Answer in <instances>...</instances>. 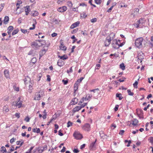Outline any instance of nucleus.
<instances>
[{"label":"nucleus","instance_id":"nucleus-32","mask_svg":"<svg viewBox=\"0 0 153 153\" xmlns=\"http://www.w3.org/2000/svg\"><path fill=\"white\" fill-rule=\"evenodd\" d=\"M36 61V58L33 57V58L31 61V62L35 64Z\"/></svg>","mask_w":153,"mask_h":153},{"label":"nucleus","instance_id":"nucleus-47","mask_svg":"<svg viewBox=\"0 0 153 153\" xmlns=\"http://www.w3.org/2000/svg\"><path fill=\"white\" fill-rule=\"evenodd\" d=\"M32 86L31 85L29 86V92L30 93H31L32 92V90L33 89Z\"/></svg>","mask_w":153,"mask_h":153},{"label":"nucleus","instance_id":"nucleus-39","mask_svg":"<svg viewBox=\"0 0 153 153\" xmlns=\"http://www.w3.org/2000/svg\"><path fill=\"white\" fill-rule=\"evenodd\" d=\"M41 96L40 94L37 95L35 97V99L37 100H39L40 99Z\"/></svg>","mask_w":153,"mask_h":153},{"label":"nucleus","instance_id":"nucleus-15","mask_svg":"<svg viewBox=\"0 0 153 153\" xmlns=\"http://www.w3.org/2000/svg\"><path fill=\"white\" fill-rule=\"evenodd\" d=\"M9 21V18L8 16H5L4 20V24L5 25L7 24Z\"/></svg>","mask_w":153,"mask_h":153},{"label":"nucleus","instance_id":"nucleus-53","mask_svg":"<svg viewBox=\"0 0 153 153\" xmlns=\"http://www.w3.org/2000/svg\"><path fill=\"white\" fill-rule=\"evenodd\" d=\"M73 151L74 153H78L79 152V151L77 149H74Z\"/></svg>","mask_w":153,"mask_h":153},{"label":"nucleus","instance_id":"nucleus-62","mask_svg":"<svg viewBox=\"0 0 153 153\" xmlns=\"http://www.w3.org/2000/svg\"><path fill=\"white\" fill-rule=\"evenodd\" d=\"M79 5L80 6H85L86 7L87 6V5L86 4H85V3H80L79 4Z\"/></svg>","mask_w":153,"mask_h":153},{"label":"nucleus","instance_id":"nucleus-58","mask_svg":"<svg viewBox=\"0 0 153 153\" xmlns=\"http://www.w3.org/2000/svg\"><path fill=\"white\" fill-rule=\"evenodd\" d=\"M32 45H33L36 47H37L38 46H39L38 44V43H37V42H33V43Z\"/></svg>","mask_w":153,"mask_h":153},{"label":"nucleus","instance_id":"nucleus-43","mask_svg":"<svg viewBox=\"0 0 153 153\" xmlns=\"http://www.w3.org/2000/svg\"><path fill=\"white\" fill-rule=\"evenodd\" d=\"M72 125V123L70 121H69L67 123V127H69L70 126H71Z\"/></svg>","mask_w":153,"mask_h":153},{"label":"nucleus","instance_id":"nucleus-20","mask_svg":"<svg viewBox=\"0 0 153 153\" xmlns=\"http://www.w3.org/2000/svg\"><path fill=\"white\" fill-rule=\"evenodd\" d=\"M100 137L103 139L105 138V137L107 136L106 135L104 134V132L103 131H100Z\"/></svg>","mask_w":153,"mask_h":153},{"label":"nucleus","instance_id":"nucleus-52","mask_svg":"<svg viewBox=\"0 0 153 153\" xmlns=\"http://www.w3.org/2000/svg\"><path fill=\"white\" fill-rule=\"evenodd\" d=\"M62 131L61 130L59 131V135L60 136H62L63 135V134L62 132Z\"/></svg>","mask_w":153,"mask_h":153},{"label":"nucleus","instance_id":"nucleus-45","mask_svg":"<svg viewBox=\"0 0 153 153\" xmlns=\"http://www.w3.org/2000/svg\"><path fill=\"white\" fill-rule=\"evenodd\" d=\"M97 21V19L96 18H94L92 19L91 20V22L94 23L96 22Z\"/></svg>","mask_w":153,"mask_h":153},{"label":"nucleus","instance_id":"nucleus-38","mask_svg":"<svg viewBox=\"0 0 153 153\" xmlns=\"http://www.w3.org/2000/svg\"><path fill=\"white\" fill-rule=\"evenodd\" d=\"M92 96L91 95H89L88 96L87 95L85 97V100H88Z\"/></svg>","mask_w":153,"mask_h":153},{"label":"nucleus","instance_id":"nucleus-29","mask_svg":"<svg viewBox=\"0 0 153 153\" xmlns=\"http://www.w3.org/2000/svg\"><path fill=\"white\" fill-rule=\"evenodd\" d=\"M19 31V30L18 28L14 30L12 33V35H14L17 34L18 32Z\"/></svg>","mask_w":153,"mask_h":153},{"label":"nucleus","instance_id":"nucleus-27","mask_svg":"<svg viewBox=\"0 0 153 153\" xmlns=\"http://www.w3.org/2000/svg\"><path fill=\"white\" fill-rule=\"evenodd\" d=\"M120 68H121L123 70H124L125 69V67L124 65V64L123 63L121 64L120 65Z\"/></svg>","mask_w":153,"mask_h":153},{"label":"nucleus","instance_id":"nucleus-56","mask_svg":"<svg viewBox=\"0 0 153 153\" xmlns=\"http://www.w3.org/2000/svg\"><path fill=\"white\" fill-rule=\"evenodd\" d=\"M15 115L16 117H17L18 118H19L20 117V113H16Z\"/></svg>","mask_w":153,"mask_h":153},{"label":"nucleus","instance_id":"nucleus-10","mask_svg":"<svg viewBox=\"0 0 153 153\" xmlns=\"http://www.w3.org/2000/svg\"><path fill=\"white\" fill-rule=\"evenodd\" d=\"M13 29V26H10L7 28V33L8 35H10L11 34V32L12 31Z\"/></svg>","mask_w":153,"mask_h":153},{"label":"nucleus","instance_id":"nucleus-48","mask_svg":"<svg viewBox=\"0 0 153 153\" xmlns=\"http://www.w3.org/2000/svg\"><path fill=\"white\" fill-rule=\"evenodd\" d=\"M116 56V58L118 57L119 56V55L118 54H116V53H114V54H111L110 55V56Z\"/></svg>","mask_w":153,"mask_h":153},{"label":"nucleus","instance_id":"nucleus-33","mask_svg":"<svg viewBox=\"0 0 153 153\" xmlns=\"http://www.w3.org/2000/svg\"><path fill=\"white\" fill-rule=\"evenodd\" d=\"M148 140L152 144H153V137H151Z\"/></svg>","mask_w":153,"mask_h":153},{"label":"nucleus","instance_id":"nucleus-7","mask_svg":"<svg viewBox=\"0 0 153 153\" xmlns=\"http://www.w3.org/2000/svg\"><path fill=\"white\" fill-rule=\"evenodd\" d=\"M78 101V100L76 98H73L71 100V102L70 103V105H74L77 103Z\"/></svg>","mask_w":153,"mask_h":153},{"label":"nucleus","instance_id":"nucleus-49","mask_svg":"<svg viewBox=\"0 0 153 153\" xmlns=\"http://www.w3.org/2000/svg\"><path fill=\"white\" fill-rule=\"evenodd\" d=\"M78 30V28L75 29L71 31V33H73V34L74 33H75Z\"/></svg>","mask_w":153,"mask_h":153},{"label":"nucleus","instance_id":"nucleus-55","mask_svg":"<svg viewBox=\"0 0 153 153\" xmlns=\"http://www.w3.org/2000/svg\"><path fill=\"white\" fill-rule=\"evenodd\" d=\"M78 88V87H74V96H75L76 95V90H77Z\"/></svg>","mask_w":153,"mask_h":153},{"label":"nucleus","instance_id":"nucleus-34","mask_svg":"<svg viewBox=\"0 0 153 153\" xmlns=\"http://www.w3.org/2000/svg\"><path fill=\"white\" fill-rule=\"evenodd\" d=\"M94 1L96 4H100L102 2V0H94Z\"/></svg>","mask_w":153,"mask_h":153},{"label":"nucleus","instance_id":"nucleus-1","mask_svg":"<svg viewBox=\"0 0 153 153\" xmlns=\"http://www.w3.org/2000/svg\"><path fill=\"white\" fill-rule=\"evenodd\" d=\"M143 40V37L137 38L135 41V45L137 47L140 48L142 47V42Z\"/></svg>","mask_w":153,"mask_h":153},{"label":"nucleus","instance_id":"nucleus-24","mask_svg":"<svg viewBox=\"0 0 153 153\" xmlns=\"http://www.w3.org/2000/svg\"><path fill=\"white\" fill-rule=\"evenodd\" d=\"M140 24V20H138L137 22L134 24L135 27L136 28H138L139 27V24Z\"/></svg>","mask_w":153,"mask_h":153},{"label":"nucleus","instance_id":"nucleus-13","mask_svg":"<svg viewBox=\"0 0 153 153\" xmlns=\"http://www.w3.org/2000/svg\"><path fill=\"white\" fill-rule=\"evenodd\" d=\"M23 11V9L20 8L19 6H18L16 9V13L19 14L22 12Z\"/></svg>","mask_w":153,"mask_h":153},{"label":"nucleus","instance_id":"nucleus-4","mask_svg":"<svg viewBox=\"0 0 153 153\" xmlns=\"http://www.w3.org/2000/svg\"><path fill=\"white\" fill-rule=\"evenodd\" d=\"M82 128L86 131H89L90 129V126L88 123H86L82 127Z\"/></svg>","mask_w":153,"mask_h":153},{"label":"nucleus","instance_id":"nucleus-54","mask_svg":"<svg viewBox=\"0 0 153 153\" xmlns=\"http://www.w3.org/2000/svg\"><path fill=\"white\" fill-rule=\"evenodd\" d=\"M118 107H119L118 105H116V106L114 108V110L115 111H117V110H118Z\"/></svg>","mask_w":153,"mask_h":153},{"label":"nucleus","instance_id":"nucleus-42","mask_svg":"<svg viewBox=\"0 0 153 153\" xmlns=\"http://www.w3.org/2000/svg\"><path fill=\"white\" fill-rule=\"evenodd\" d=\"M114 42L116 43L117 44L120 45V40H119L118 41H117L116 39H115L114 41Z\"/></svg>","mask_w":153,"mask_h":153},{"label":"nucleus","instance_id":"nucleus-28","mask_svg":"<svg viewBox=\"0 0 153 153\" xmlns=\"http://www.w3.org/2000/svg\"><path fill=\"white\" fill-rule=\"evenodd\" d=\"M1 151L2 152L3 151V153H6L7 152V150L5 148L4 146L2 147L1 148Z\"/></svg>","mask_w":153,"mask_h":153},{"label":"nucleus","instance_id":"nucleus-12","mask_svg":"<svg viewBox=\"0 0 153 153\" xmlns=\"http://www.w3.org/2000/svg\"><path fill=\"white\" fill-rule=\"evenodd\" d=\"M64 64L63 61L61 59H59L57 62L58 65L60 67L63 66Z\"/></svg>","mask_w":153,"mask_h":153},{"label":"nucleus","instance_id":"nucleus-3","mask_svg":"<svg viewBox=\"0 0 153 153\" xmlns=\"http://www.w3.org/2000/svg\"><path fill=\"white\" fill-rule=\"evenodd\" d=\"M113 38H111L110 36L107 37L106 39V40L105 42V46H108L110 44L111 41L113 39Z\"/></svg>","mask_w":153,"mask_h":153},{"label":"nucleus","instance_id":"nucleus-46","mask_svg":"<svg viewBox=\"0 0 153 153\" xmlns=\"http://www.w3.org/2000/svg\"><path fill=\"white\" fill-rule=\"evenodd\" d=\"M22 3V2L21 1V0L18 1L17 2L16 4V5L17 6H19V5L20 4H21Z\"/></svg>","mask_w":153,"mask_h":153},{"label":"nucleus","instance_id":"nucleus-63","mask_svg":"<svg viewBox=\"0 0 153 153\" xmlns=\"http://www.w3.org/2000/svg\"><path fill=\"white\" fill-rule=\"evenodd\" d=\"M125 131L123 130H121L119 132V134L121 135H123Z\"/></svg>","mask_w":153,"mask_h":153},{"label":"nucleus","instance_id":"nucleus-35","mask_svg":"<svg viewBox=\"0 0 153 153\" xmlns=\"http://www.w3.org/2000/svg\"><path fill=\"white\" fill-rule=\"evenodd\" d=\"M139 11V9L138 8L136 9L134 11V13L132 14V15H133V16H134L135 14H137L138 13Z\"/></svg>","mask_w":153,"mask_h":153},{"label":"nucleus","instance_id":"nucleus-26","mask_svg":"<svg viewBox=\"0 0 153 153\" xmlns=\"http://www.w3.org/2000/svg\"><path fill=\"white\" fill-rule=\"evenodd\" d=\"M33 12V13H32V16L34 17H35L36 16H37L39 15V13L37 11H34Z\"/></svg>","mask_w":153,"mask_h":153},{"label":"nucleus","instance_id":"nucleus-5","mask_svg":"<svg viewBox=\"0 0 153 153\" xmlns=\"http://www.w3.org/2000/svg\"><path fill=\"white\" fill-rule=\"evenodd\" d=\"M20 98H19V101L17 102H16L15 104H14V102H13V105H15V106H18L19 108H20L21 107V106L22 105V101H20Z\"/></svg>","mask_w":153,"mask_h":153},{"label":"nucleus","instance_id":"nucleus-17","mask_svg":"<svg viewBox=\"0 0 153 153\" xmlns=\"http://www.w3.org/2000/svg\"><path fill=\"white\" fill-rule=\"evenodd\" d=\"M4 74L5 77L6 78H8L9 77V72L8 70H5L4 71Z\"/></svg>","mask_w":153,"mask_h":153},{"label":"nucleus","instance_id":"nucleus-19","mask_svg":"<svg viewBox=\"0 0 153 153\" xmlns=\"http://www.w3.org/2000/svg\"><path fill=\"white\" fill-rule=\"evenodd\" d=\"M112 46L113 48L115 49H118L120 47L119 45L117 44L114 42L112 44Z\"/></svg>","mask_w":153,"mask_h":153},{"label":"nucleus","instance_id":"nucleus-57","mask_svg":"<svg viewBox=\"0 0 153 153\" xmlns=\"http://www.w3.org/2000/svg\"><path fill=\"white\" fill-rule=\"evenodd\" d=\"M30 118L28 117H27L25 119V120L27 122H28L30 120Z\"/></svg>","mask_w":153,"mask_h":153},{"label":"nucleus","instance_id":"nucleus-2","mask_svg":"<svg viewBox=\"0 0 153 153\" xmlns=\"http://www.w3.org/2000/svg\"><path fill=\"white\" fill-rule=\"evenodd\" d=\"M73 136L76 139H81L82 138V135L78 132H75L73 134Z\"/></svg>","mask_w":153,"mask_h":153},{"label":"nucleus","instance_id":"nucleus-51","mask_svg":"<svg viewBox=\"0 0 153 153\" xmlns=\"http://www.w3.org/2000/svg\"><path fill=\"white\" fill-rule=\"evenodd\" d=\"M81 16L83 18H85L87 16V15L85 13H83L81 14Z\"/></svg>","mask_w":153,"mask_h":153},{"label":"nucleus","instance_id":"nucleus-59","mask_svg":"<svg viewBox=\"0 0 153 153\" xmlns=\"http://www.w3.org/2000/svg\"><path fill=\"white\" fill-rule=\"evenodd\" d=\"M4 4H1V6L0 7V11H1L2 10V9H3V7L4 6Z\"/></svg>","mask_w":153,"mask_h":153},{"label":"nucleus","instance_id":"nucleus-37","mask_svg":"<svg viewBox=\"0 0 153 153\" xmlns=\"http://www.w3.org/2000/svg\"><path fill=\"white\" fill-rule=\"evenodd\" d=\"M26 8H25V12H27L28 13V12H29L30 11V9L29 6H26Z\"/></svg>","mask_w":153,"mask_h":153},{"label":"nucleus","instance_id":"nucleus-60","mask_svg":"<svg viewBox=\"0 0 153 153\" xmlns=\"http://www.w3.org/2000/svg\"><path fill=\"white\" fill-rule=\"evenodd\" d=\"M76 47L75 46H73L71 49V53H72L74 52V49L76 48Z\"/></svg>","mask_w":153,"mask_h":153},{"label":"nucleus","instance_id":"nucleus-50","mask_svg":"<svg viewBox=\"0 0 153 153\" xmlns=\"http://www.w3.org/2000/svg\"><path fill=\"white\" fill-rule=\"evenodd\" d=\"M87 104V103H85L82 104L80 106L81 107V108L84 107Z\"/></svg>","mask_w":153,"mask_h":153},{"label":"nucleus","instance_id":"nucleus-61","mask_svg":"<svg viewBox=\"0 0 153 153\" xmlns=\"http://www.w3.org/2000/svg\"><path fill=\"white\" fill-rule=\"evenodd\" d=\"M43 149H40L39 148L38 149V152L39 153H41L42 152H43Z\"/></svg>","mask_w":153,"mask_h":153},{"label":"nucleus","instance_id":"nucleus-14","mask_svg":"<svg viewBox=\"0 0 153 153\" xmlns=\"http://www.w3.org/2000/svg\"><path fill=\"white\" fill-rule=\"evenodd\" d=\"M81 109L80 106H77L73 109V111L74 113L76 111H78L79 110Z\"/></svg>","mask_w":153,"mask_h":153},{"label":"nucleus","instance_id":"nucleus-36","mask_svg":"<svg viewBox=\"0 0 153 153\" xmlns=\"http://www.w3.org/2000/svg\"><path fill=\"white\" fill-rule=\"evenodd\" d=\"M127 92L128 94L130 96H133L134 95V93L132 92L130 90L128 89L127 90Z\"/></svg>","mask_w":153,"mask_h":153},{"label":"nucleus","instance_id":"nucleus-40","mask_svg":"<svg viewBox=\"0 0 153 153\" xmlns=\"http://www.w3.org/2000/svg\"><path fill=\"white\" fill-rule=\"evenodd\" d=\"M138 82L137 81H136L133 84V85L134 86V87L135 88H137V85H138Z\"/></svg>","mask_w":153,"mask_h":153},{"label":"nucleus","instance_id":"nucleus-6","mask_svg":"<svg viewBox=\"0 0 153 153\" xmlns=\"http://www.w3.org/2000/svg\"><path fill=\"white\" fill-rule=\"evenodd\" d=\"M67 10V8L65 6H63L62 7H59L57 9V11L61 13L64 12Z\"/></svg>","mask_w":153,"mask_h":153},{"label":"nucleus","instance_id":"nucleus-31","mask_svg":"<svg viewBox=\"0 0 153 153\" xmlns=\"http://www.w3.org/2000/svg\"><path fill=\"white\" fill-rule=\"evenodd\" d=\"M67 4L70 7H72L73 6V4L71 1H68L67 2Z\"/></svg>","mask_w":153,"mask_h":153},{"label":"nucleus","instance_id":"nucleus-64","mask_svg":"<svg viewBox=\"0 0 153 153\" xmlns=\"http://www.w3.org/2000/svg\"><path fill=\"white\" fill-rule=\"evenodd\" d=\"M62 81V82L63 83L64 85H66L68 83V81L67 80H63Z\"/></svg>","mask_w":153,"mask_h":153},{"label":"nucleus","instance_id":"nucleus-23","mask_svg":"<svg viewBox=\"0 0 153 153\" xmlns=\"http://www.w3.org/2000/svg\"><path fill=\"white\" fill-rule=\"evenodd\" d=\"M30 78L28 76L26 77L24 79V82H25V84L26 85V83L27 82H30Z\"/></svg>","mask_w":153,"mask_h":153},{"label":"nucleus","instance_id":"nucleus-11","mask_svg":"<svg viewBox=\"0 0 153 153\" xmlns=\"http://www.w3.org/2000/svg\"><path fill=\"white\" fill-rule=\"evenodd\" d=\"M36 41L39 42L40 43V45H39V47L42 46L45 43V41L43 40H36Z\"/></svg>","mask_w":153,"mask_h":153},{"label":"nucleus","instance_id":"nucleus-8","mask_svg":"<svg viewBox=\"0 0 153 153\" xmlns=\"http://www.w3.org/2000/svg\"><path fill=\"white\" fill-rule=\"evenodd\" d=\"M80 23L79 22H76L73 24L70 27L71 29H73L75 27L78 26L79 25Z\"/></svg>","mask_w":153,"mask_h":153},{"label":"nucleus","instance_id":"nucleus-9","mask_svg":"<svg viewBox=\"0 0 153 153\" xmlns=\"http://www.w3.org/2000/svg\"><path fill=\"white\" fill-rule=\"evenodd\" d=\"M46 52V51L45 49L42 50L39 52V59L45 54Z\"/></svg>","mask_w":153,"mask_h":153},{"label":"nucleus","instance_id":"nucleus-44","mask_svg":"<svg viewBox=\"0 0 153 153\" xmlns=\"http://www.w3.org/2000/svg\"><path fill=\"white\" fill-rule=\"evenodd\" d=\"M16 140V138L13 137L10 139V142L11 143H13V142L15 141Z\"/></svg>","mask_w":153,"mask_h":153},{"label":"nucleus","instance_id":"nucleus-18","mask_svg":"<svg viewBox=\"0 0 153 153\" xmlns=\"http://www.w3.org/2000/svg\"><path fill=\"white\" fill-rule=\"evenodd\" d=\"M58 57H59L60 58L59 59H61V60L63 59V60H64L68 58V56H67V55H65V54L64 55L62 56H60L59 55V56H58Z\"/></svg>","mask_w":153,"mask_h":153},{"label":"nucleus","instance_id":"nucleus-21","mask_svg":"<svg viewBox=\"0 0 153 153\" xmlns=\"http://www.w3.org/2000/svg\"><path fill=\"white\" fill-rule=\"evenodd\" d=\"M132 121L133 122L132 125L134 126H137L139 122L138 120L136 119H134Z\"/></svg>","mask_w":153,"mask_h":153},{"label":"nucleus","instance_id":"nucleus-41","mask_svg":"<svg viewBox=\"0 0 153 153\" xmlns=\"http://www.w3.org/2000/svg\"><path fill=\"white\" fill-rule=\"evenodd\" d=\"M83 79H84V78L83 77H80V79H78L77 80L76 82L77 83H78V84H79L82 81V80Z\"/></svg>","mask_w":153,"mask_h":153},{"label":"nucleus","instance_id":"nucleus-16","mask_svg":"<svg viewBox=\"0 0 153 153\" xmlns=\"http://www.w3.org/2000/svg\"><path fill=\"white\" fill-rule=\"evenodd\" d=\"M60 49L63 51H66L67 48L63 44V42L61 43V45L60 46Z\"/></svg>","mask_w":153,"mask_h":153},{"label":"nucleus","instance_id":"nucleus-22","mask_svg":"<svg viewBox=\"0 0 153 153\" xmlns=\"http://www.w3.org/2000/svg\"><path fill=\"white\" fill-rule=\"evenodd\" d=\"M96 141V140L94 142H93L91 144L90 146V149L91 150H93L94 149V144Z\"/></svg>","mask_w":153,"mask_h":153},{"label":"nucleus","instance_id":"nucleus-25","mask_svg":"<svg viewBox=\"0 0 153 153\" xmlns=\"http://www.w3.org/2000/svg\"><path fill=\"white\" fill-rule=\"evenodd\" d=\"M122 94H116V97H118L120 100H121L123 98V97L121 96Z\"/></svg>","mask_w":153,"mask_h":153},{"label":"nucleus","instance_id":"nucleus-30","mask_svg":"<svg viewBox=\"0 0 153 153\" xmlns=\"http://www.w3.org/2000/svg\"><path fill=\"white\" fill-rule=\"evenodd\" d=\"M21 30L22 33H28L29 32V30H27L26 29H21Z\"/></svg>","mask_w":153,"mask_h":153}]
</instances>
